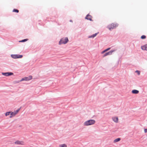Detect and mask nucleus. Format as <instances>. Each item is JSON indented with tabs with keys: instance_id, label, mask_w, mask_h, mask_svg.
I'll list each match as a JSON object with an SVG mask.
<instances>
[{
	"instance_id": "6",
	"label": "nucleus",
	"mask_w": 147,
	"mask_h": 147,
	"mask_svg": "<svg viewBox=\"0 0 147 147\" xmlns=\"http://www.w3.org/2000/svg\"><path fill=\"white\" fill-rule=\"evenodd\" d=\"M115 51V50H112L111 51H110L107 53H105L103 56V57H106L108 55H111L112 54V53L114 52Z\"/></svg>"
},
{
	"instance_id": "8",
	"label": "nucleus",
	"mask_w": 147,
	"mask_h": 147,
	"mask_svg": "<svg viewBox=\"0 0 147 147\" xmlns=\"http://www.w3.org/2000/svg\"><path fill=\"white\" fill-rule=\"evenodd\" d=\"M2 74L5 76H11L13 74V73L11 72H6V73H2Z\"/></svg>"
},
{
	"instance_id": "21",
	"label": "nucleus",
	"mask_w": 147,
	"mask_h": 147,
	"mask_svg": "<svg viewBox=\"0 0 147 147\" xmlns=\"http://www.w3.org/2000/svg\"><path fill=\"white\" fill-rule=\"evenodd\" d=\"M146 38V36L144 35H142L141 36V38L142 39H145Z\"/></svg>"
},
{
	"instance_id": "4",
	"label": "nucleus",
	"mask_w": 147,
	"mask_h": 147,
	"mask_svg": "<svg viewBox=\"0 0 147 147\" xmlns=\"http://www.w3.org/2000/svg\"><path fill=\"white\" fill-rule=\"evenodd\" d=\"M11 56L14 59L21 58L23 57L22 55H11Z\"/></svg>"
},
{
	"instance_id": "10",
	"label": "nucleus",
	"mask_w": 147,
	"mask_h": 147,
	"mask_svg": "<svg viewBox=\"0 0 147 147\" xmlns=\"http://www.w3.org/2000/svg\"><path fill=\"white\" fill-rule=\"evenodd\" d=\"M141 48L142 50L147 51V45L142 46Z\"/></svg>"
},
{
	"instance_id": "7",
	"label": "nucleus",
	"mask_w": 147,
	"mask_h": 147,
	"mask_svg": "<svg viewBox=\"0 0 147 147\" xmlns=\"http://www.w3.org/2000/svg\"><path fill=\"white\" fill-rule=\"evenodd\" d=\"M20 110V109H18L16 111H15L14 112H11V115L10 116V117H11L12 116H15L18 113V112Z\"/></svg>"
},
{
	"instance_id": "1",
	"label": "nucleus",
	"mask_w": 147,
	"mask_h": 147,
	"mask_svg": "<svg viewBox=\"0 0 147 147\" xmlns=\"http://www.w3.org/2000/svg\"><path fill=\"white\" fill-rule=\"evenodd\" d=\"M95 121L93 119H90L86 121L84 123V126H87L93 125L95 123Z\"/></svg>"
},
{
	"instance_id": "5",
	"label": "nucleus",
	"mask_w": 147,
	"mask_h": 147,
	"mask_svg": "<svg viewBox=\"0 0 147 147\" xmlns=\"http://www.w3.org/2000/svg\"><path fill=\"white\" fill-rule=\"evenodd\" d=\"M15 144L17 145H25V143L23 141L17 140L15 142Z\"/></svg>"
},
{
	"instance_id": "16",
	"label": "nucleus",
	"mask_w": 147,
	"mask_h": 147,
	"mask_svg": "<svg viewBox=\"0 0 147 147\" xmlns=\"http://www.w3.org/2000/svg\"><path fill=\"white\" fill-rule=\"evenodd\" d=\"M97 33H96L94 34H93L92 35H91V36H90L89 37V38H94V37L96 36V35H97Z\"/></svg>"
},
{
	"instance_id": "20",
	"label": "nucleus",
	"mask_w": 147,
	"mask_h": 147,
	"mask_svg": "<svg viewBox=\"0 0 147 147\" xmlns=\"http://www.w3.org/2000/svg\"><path fill=\"white\" fill-rule=\"evenodd\" d=\"M27 39H25L21 41H20L19 42H23L27 41L28 40Z\"/></svg>"
},
{
	"instance_id": "24",
	"label": "nucleus",
	"mask_w": 147,
	"mask_h": 147,
	"mask_svg": "<svg viewBox=\"0 0 147 147\" xmlns=\"http://www.w3.org/2000/svg\"><path fill=\"white\" fill-rule=\"evenodd\" d=\"M144 132L145 133H147V129H145L144 130Z\"/></svg>"
},
{
	"instance_id": "11",
	"label": "nucleus",
	"mask_w": 147,
	"mask_h": 147,
	"mask_svg": "<svg viewBox=\"0 0 147 147\" xmlns=\"http://www.w3.org/2000/svg\"><path fill=\"white\" fill-rule=\"evenodd\" d=\"M86 18L88 20H89L90 21H92V16L89 15H88L86 16Z\"/></svg>"
},
{
	"instance_id": "14",
	"label": "nucleus",
	"mask_w": 147,
	"mask_h": 147,
	"mask_svg": "<svg viewBox=\"0 0 147 147\" xmlns=\"http://www.w3.org/2000/svg\"><path fill=\"white\" fill-rule=\"evenodd\" d=\"M110 48H109L107 49H105L104 51H103L101 52V54H103L104 53H105L106 52L108 51L110 49Z\"/></svg>"
},
{
	"instance_id": "15",
	"label": "nucleus",
	"mask_w": 147,
	"mask_h": 147,
	"mask_svg": "<svg viewBox=\"0 0 147 147\" xmlns=\"http://www.w3.org/2000/svg\"><path fill=\"white\" fill-rule=\"evenodd\" d=\"M121 140V139L120 138H117L115 139L114 140V143H116V142H119V141H120Z\"/></svg>"
},
{
	"instance_id": "9",
	"label": "nucleus",
	"mask_w": 147,
	"mask_h": 147,
	"mask_svg": "<svg viewBox=\"0 0 147 147\" xmlns=\"http://www.w3.org/2000/svg\"><path fill=\"white\" fill-rule=\"evenodd\" d=\"M112 119L113 121L115 123H118V118L117 117H112Z\"/></svg>"
},
{
	"instance_id": "23",
	"label": "nucleus",
	"mask_w": 147,
	"mask_h": 147,
	"mask_svg": "<svg viewBox=\"0 0 147 147\" xmlns=\"http://www.w3.org/2000/svg\"><path fill=\"white\" fill-rule=\"evenodd\" d=\"M25 80H26V79H25V78H23L20 81V82H21Z\"/></svg>"
},
{
	"instance_id": "2",
	"label": "nucleus",
	"mask_w": 147,
	"mask_h": 147,
	"mask_svg": "<svg viewBox=\"0 0 147 147\" xmlns=\"http://www.w3.org/2000/svg\"><path fill=\"white\" fill-rule=\"evenodd\" d=\"M68 39L67 37L63 38L59 41V44H65L68 42Z\"/></svg>"
},
{
	"instance_id": "17",
	"label": "nucleus",
	"mask_w": 147,
	"mask_h": 147,
	"mask_svg": "<svg viewBox=\"0 0 147 147\" xmlns=\"http://www.w3.org/2000/svg\"><path fill=\"white\" fill-rule=\"evenodd\" d=\"M59 147H67V145L65 144H61L59 145Z\"/></svg>"
},
{
	"instance_id": "22",
	"label": "nucleus",
	"mask_w": 147,
	"mask_h": 147,
	"mask_svg": "<svg viewBox=\"0 0 147 147\" xmlns=\"http://www.w3.org/2000/svg\"><path fill=\"white\" fill-rule=\"evenodd\" d=\"M136 72H137L138 74L139 75L140 74V71H139L137 70L136 71Z\"/></svg>"
},
{
	"instance_id": "18",
	"label": "nucleus",
	"mask_w": 147,
	"mask_h": 147,
	"mask_svg": "<svg viewBox=\"0 0 147 147\" xmlns=\"http://www.w3.org/2000/svg\"><path fill=\"white\" fill-rule=\"evenodd\" d=\"M13 12H17V13H18L19 11V10H17L16 9H14L13 10Z\"/></svg>"
},
{
	"instance_id": "12",
	"label": "nucleus",
	"mask_w": 147,
	"mask_h": 147,
	"mask_svg": "<svg viewBox=\"0 0 147 147\" xmlns=\"http://www.w3.org/2000/svg\"><path fill=\"white\" fill-rule=\"evenodd\" d=\"M25 79L27 80H25L26 81H28L29 80H30L32 79V76H29L28 77H25Z\"/></svg>"
},
{
	"instance_id": "3",
	"label": "nucleus",
	"mask_w": 147,
	"mask_h": 147,
	"mask_svg": "<svg viewBox=\"0 0 147 147\" xmlns=\"http://www.w3.org/2000/svg\"><path fill=\"white\" fill-rule=\"evenodd\" d=\"M117 26V24L112 23L108 26L107 28L110 30L115 28Z\"/></svg>"
},
{
	"instance_id": "13",
	"label": "nucleus",
	"mask_w": 147,
	"mask_h": 147,
	"mask_svg": "<svg viewBox=\"0 0 147 147\" xmlns=\"http://www.w3.org/2000/svg\"><path fill=\"white\" fill-rule=\"evenodd\" d=\"M139 92V91L137 90H133L132 91V92L133 94H138Z\"/></svg>"
},
{
	"instance_id": "19",
	"label": "nucleus",
	"mask_w": 147,
	"mask_h": 147,
	"mask_svg": "<svg viewBox=\"0 0 147 147\" xmlns=\"http://www.w3.org/2000/svg\"><path fill=\"white\" fill-rule=\"evenodd\" d=\"M10 114L11 115V112H8L5 113V115L6 116H7L9 115Z\"/></svg>"
}]
</instances>
